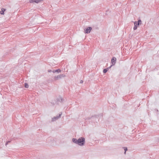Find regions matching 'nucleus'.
Listing matches in <instances>:
<instances>
[{"instance_id": "1", "label": "nucleus", "mask_w": 159, "mask_h": 159, "mask_svg": "<svg viewBox=\"0 0 159 159\" xmlns=\"http://www.w3.org/2000/svg\"><path fill=\"white\" fill-rule=\"evenodd\" d=\"M85 139L84 137H81L78 139V144L80 146L84 145L85 143Z\"/></svg>"}, {"instance_id": "2", "label": "nucleus", "mask_w": 159, "mask_h": 159, "mask_svg": "<svg viewBox=\"0 0 159 159\" xmlns=\"http://www.w3.org/2000/svg\"><path fill=\"white\" fill-rule=\"evenodd\" d=\"M62 113H61V114H60L59 115V116H54L53 118H52V121H55L57 119H59L61 117V115Z\"/></svg>"}, {"instance_id": "3", "label": "nucleus", "mask_w": 159, "mask_h": 159, "mask_svg": "<svg viewBox=\"0 0 159 159\" xmlns=\"http://www.w3.org/2000/svg\"><path fill=\"white\" fill-rule=\"evenodd\" d=\"M92 28L90 27H87L84 30L85 33L88 34L90 33L91 30H92Z\"/></svg>"}, {"instance_id": "4", "label": "nucleus", "mask_w": 159, "mask_h": 159, "mask_svg": "<svg viewBox=\"0 0 159 159\" xmlns=\"http://www.w3.org/2000/svg\"><path fill=\"white\" fill-rule=\"evenodd\" d=\"M43 0H30L29 2L30 3L35 2L38 3L41 2Z\"/></svg>"}, {"instance_id": "5", "label": "nucleus", "mask_w": 159, "mask_h": 159, "mask_svg": "<svg viewBox=\"0 0 159 159\" xmlns=\"http://www.w3.org/2000/svg\"><path fill=\"white\" fill-rule=\"evenodd\" d=\"M116 59L115 57H113L111 59V62L112 65H114L116 62Z\"/></svg>"}, {"instance_id": "6", "label": "nucleus", "mask_w": 159, "mask_h": 159, "mask_svg": "<svg viewBox=\"0 0 159 159\" xmlns=\"http://www.w3.org/2000/svg\"><path fill=\"white\" fill-rule=\"evenodd\" d=\"M61 79V78L60 75H58L57 76H55L54 78V80H58Z\"/></svg>"}, {"instance_id": "7", "label": "nucleus", "mask_w": 159, "mask_h": 159, "mask_svg": "<svg viewBox=\"0 0 159 159\" xmlns=\"http://www.w3.org/2000/svg\"><path fill=\"white\" fill-rule=\"evenodd\" d=\"M57 101L58 102H61L64 101V100L61 97H59V98L57 99Z\"/></svg>"}, {"instance_id": "8", "label": "nucleus", "mask_w": 159, "mask_h": 159, "mask_svg": "<svg viewBox=\"0 0 159 159\" xmlns=\"http://www.w3.org/2000/svg\"><path fill=\"white\" fill-rule=\"evenodd\" d=\"M52 72L53 73L57 72L59 73L61 72V69H59L57 70H53Z\"/></svg>"}, {"instance_id": "9", "label": "nucleus", "mask_w": 159, "mask_h": 159, "mask_svg": "<svg viewBox=\"0 0 159 159\" xmlns=\"http://www.w3.org/2000/svg\"><path fill=\"white\" fill-rule=\"evenodd\" d=\"M6 10V9L2 8L1 9V11H0V13L2 15H4V12Z\"/></svg>"}, {"instance_id": "10", "label": "nucleus", "mask_w": 159, "mask_h": 159, "mask_svg": "<svg viewBox=\"0 0 159 159\" xmlns=\"http://www.w3.org/2000/svg\"><path fill=\"white\" fill-rule=\"evenodd\" d=\"M72 142L78 144V139L75 138H73L72 139Z\"/></svg>"}, {"instance_id": "11", "label": "nucleus", "mask_w": 159, "mask_h": 159, "mask_svg": "<svg viewBox=\"0 0 159 159\" xmlns=\"http://www.w3.org/2000/svg\"><path fill=\"white\" fill-rule=\"evenodd\" d=\"M134 25H135L137 27L139 25V23H138V21H135L134 22Z\"/></svg>"}, {"instance_id": "12", "label": "nucleus", "mask_w": 159, "mask_h": 159, "mask_svg": "<svg viewBox=\"0 0 159 159\" xmlns=\"http://www.w3.org/2000/svg\"><path fill=\"white\" fill-rule=\"evenodd\" d=\"M108 70V69L107 68V69H104L103 70V72L104 73H105Z\"/></svg>"}, {"instance_id": "13", "label": "nucleus", "mask_w": 159, "mask_h": 159, "mask_svg": "<svg viewBox=\"0 0 159 159\" xmlns=\"http://www.w3.org/2000/svg\"><path fill=\"white\" fill-rule=\"evenodd\" d=\"M138 23H139V25H141L142 24V21L141 20L139 19L138 20Z\"/></svg>"}, {"instance_id": "14", "label": "nucleus", "mask_w": 159, "mask_h": 159, "mask_svg": "<svg viewBox=\"0 0 159 159\" xmlns=\"http://www.w3.org/2000/svg\"><path fill=\"white\" fill-rule=\"evenodd\" d=\"M25 87L26 88H28L29 86H28V84L27 83H25Z\"/></svg>"}, {"instance_id": "15", "label": "nucleus", "mask_w": 159, "mask_h": 159, "mask_svg": "<svg viewBox=\"0 0 159 159\" xmlns=\"http://www.w3.org/2000/svg\"><path fill=\"white\" fill-rule=\"evenodd\" d=\"M60 76L61 78L62 77H64L65 76V75L64 74H60Z\"/></svg>"}, {"instance_id": "16", "label": "nucleus", "mask_w": 159, "mask_h": 159, "mask_svg": "<svg viewBox=\"0 0 159 159\" xmlns=\"http://www.w3.org/2000/svg\"><path fill=\"white\" fill-rule=\"evenodd\" d=\"M123 148L125 150V152H126V151L127 150V148L126 147H124Z\"/></svg>"}, {"instance_id": "17", "label": "nucleus", "mask_w": 159, "mask_h": 159, "mask_svg": "<svg viewBox=\"0 0 159 159\" xmlns=\"http://www.w3.org/2000/svg\"><path fill=\"white\" fill-rule=\"evenodd\" d=\"M137 29V27L135 25H134V28H133V29L134 30H136V29Z\"/></svg>"}, {"instance_id": "18", "label": "nucleus", "mask_w": 159, "mask_h": 159, "mask_svg": "<svg viewBox=\"0 0 159 159\" xmlns=\"http://www.w3.org/2000/svg\"><path fill=\"white\" fill-rule=\"evenodd\" d=\"M11 142V141H7V143H6L5 144V145L6 146L9 143H10Z\"/></svg>"}, {"instance_id": "19", "label": "nucleus", "mask_w": 159, "mask_h": 159, "mask_svg": "<svg viewBox=\"0 0 159 159\" xmlns=\"http://www.w3.org/2000/svg\"><path fill=\"white\" fill-rule=\"evenodd\" d=\"M48 72H51L52 71V70H48Z\"/></svg>"}, {"instance_id": "20", "label": "nucleus", "mask_w": 159, "mask_h": 159, "mask_svg": "<svg viewBox=\"0 0 159 159\" xmlns=\"http://www.w3.org/2000/svg\"><path fill=\"white\" fill-rule=\"evenodd\" d=\"M113 65H111L110 66L108 67L107 69H108V70L110 69Z\"/></svg>"}, {"instance_id": "21", "label": "nucleus", "mask_w": 159, "mask_h": 159, "mask_svg": "<svg viewBox=\"0 0 159 159\" xmlns=\"http://www.w3.org/2000/svg\"><path fill=\"white\" fill-rule=\"evenodd\" d=\"M83 82V81L82 80H81L80 81V83H82Z\"/></svg>"}, {"instance_id": "22", "label": "nucleus", "mask_w": 159, "mask_h": 159, "mask_svg": "<svg viewBox=\"0 0 159 159\" xmlns=\"http://www.w3.org/2000/svg\"><path fill=\"white\" fill-rule=\"evenodd\" d=\"M155 111H156V112H158V110L157 109H155Z\"/></svg>"}, {"instance_id": "23", "label": "nucleus", "mask_w": 159, "mask_h": 159, "mask_svg": "<svg viewBox=\"0 0 159 159\" xmlns=\"http://www.w3.org/2000/svg\"><path fill=\"white\" fill-rule=\"evenodd\" d=\"M91 118L93 119V117H92V118H89V120H90V119H91Z\"/></svg>"}, {"instance_id": "24", "label": "nucleus", "mask_w": 159, "mask_h": 159, "mask_svg": "<svg viewBox=\"0 0 159 159\" xmlns=\"http://www.w3.org/2000/svg\"><path fill=\"white\" fill-rule=\"evenodd\" d=\"M124 153L125 154L126 153V152H125V151Z\"/></svg>"}]
</instances>
